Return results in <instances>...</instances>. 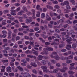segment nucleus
<instances>
[{"label": "nucleus", "instance_id": "obj_20", "mask_svg": "<svg viewBox=\"0 0 77 77\" xmlns=\"http://www.w3.org/2000/svg\"><path fill=\"white\" fill-rule=\"evenodd\" d=\"M44 57L41 55H39L38 57V59L40 60H41L42 58H43Z\"/></svg>", "mask_w": 77, "mask_h": 77}, {"label": "nucleus", "instance_id": "obj_58", "mask_svg": "<svg viewBox=\"0 0 77 77\" xmlns=\"http://www.w3.org/2000/svg\"><path fill=\"white\" fill-rule=\"evenodd\" d=\"M19 47L20 48H23L24 47V46L22 45H19Z\"/></svg>", "mask_w": 77, "mask_h": 77}, {"label": "nucleus", "instance_id": "obj_11", "mask_svg": "<svg viewBox=\"0 0 77 77\" xmlns=\"http://www.w3.org/2000/svg\"><path fill=\"white\" fill-rule=\"evenodd\" d=\"M32 50L33 51H34L33 53L34 54H35V55H36V56H38V54H39L38 53L37 51H35L33 49H32Z\"/></svg>", "mask_w": 77, "mask_h": 77}, {"label": "nucleus", "instance_id": "obj_24", "mask_svg": "<svg viewBox=\"0 0 77 77\" xmlns=\"http://www.w3.org/2000/svg\"><path fill=\"white\" fill-rule=\"evenodd\" d=\"M47 8L49 9H53V7L49 6V5H48L47 6Z\"/></svg>", "mask_w": 77, "mask_h": 77}, {"label": "nucleus", "instance_id": "obj_63", "mask_svg": "<svg viewBox=\"0 0 77 77\" xmlns=\"http://www.w3.org/2000/svg\"><path fill=\"white\" fill-rule=\"evenodd\" d=\"M9 53H14V50L11 49L10 51H9Z\"/></svg>", "mask_w": 77, "mask_h": 77}, {"label": "nucleus", "instance_id": "obj_46", "mask_svg": "<svg viewBox=\"0 0 77 77\" xmlns=\"http://www.w3.org/2000/svg\"><path fill=\"white\" fill-rule=\"evenodd\" d=\"M19 76V74H18V73H16L14 75V76L15 77H18Z\"/></svg>", "mask_w": 77, "mask_h": 77}, {"label": "nucleus", "instance_id": "obj_28", "mask_svg": "<svg viewBox=\"0 0 77 77\" xmlns=\"http://www.w3.org/2000/svg\"><path fill=\"white\" fill-rule=\"evenodd\" d=\"M9 75L10 77H13L14 75V73H11L9 74Z\"/></svg>", "mask_w": 77, "mask_h": 77}, {"label": "nucleus", "instance_id": "obj_32", "mask_svg": "<svg viewBox=\"0 0 77 77\" xmlns=\"http://www.w3.org/2000/svg\"><path fill=\"white\" fill-rule=\"evenodd\" d=\"M70 2H71L72 3V4L73 5H75V1H74V0H70Z\"/></svg>", "mask_w": 77, "mask_h": 77}, {"label": "nucleus", "instance_id": "obj_10", "mask_svg": "<svg viewBox=\"0 0 77 77\" xmlns=\"http://www.w3.org/2000/svg\"><path fill=\"white\" fill-rule=\"evenodd\" d=\"M50 15L51 17H53V15H55V16H57V14L55 13H53L51 12L50 13Z\"/></svg>", "mask_w": 77, "mask_h": 77}, {"label": "nucleus", "instance_id": "obj_9", "mask_svg": "<svg viewBox=\"0 0 77 77\" xmlns=\"http://www.w3.org/2000/svg\"><path fill=\"white\" fill-rule=\"evenodd\" d=\"M26 23H29L32 22V18L30 17L29 19L26 20Z\"/></svg>", "mask_w": 77, "mask_h": 77}, {"label": "nucleus", "instance_id": "obj_43", "mask_svg": "<svg viewBox=\"0 0 77 77\" xmlns=\"http://www.w3.org/2000/svg\"><path fill=\"white\" fill-rule=\"evenodd\" d=\"M41 68H42V69H47V67L44 66H41Z\"/></svg>", "mask_w": 77, "mask_h": 77}, {"label": "nucleus", "instance_id": "obj_52", "mask_svg": "<svg viewBox=\"0 0 77 77\" xmlns=\"http://www.w3.org/2000/svg\"><path fill=\"white\" fill-rule=\"evenodd\" d=\"M22 43H23V42H22V41H18V44H19V45L21 44Z\"/></svg>", "mask_w": 77, "mask_h": 77}, {"label": "nucleus", "instance_id": "obj_25", "mask_svg": "<svg viewBox=\"0 0 77 77\" xmlns=\"http://www.w3.org/2000/svg\"><path fill=\"white\" fill-rule=\"evenodd\" d=\"M64 2V5H68L69 4V3L68 1H65Z\"/></svg>", "mask_w": 77, "mask_h": 77}, {"label": "nucleus", "instance_id": "obj_64", "mask_svg": "<svg viewBox=\"0 0 77 77\" xmlns=\"http://www.w3.org/2000/svg\"><path fill=\"white\" fill-rule=\"evenodd\" d=\"M73 24H76L77 23V20H75L73 22Z\"/></svg>", "mask_w": 77, "mask_h": 77}, {"label": "nucleus", "instance_id": "obj_1", "mask_svg": "<svg viewBox=\"0 0 77 77\" xmlns=\"http://www.w3.org/2000/svg\"><path fill=\"white\" fill-rule=\"evenodd\" d=\"M20 7H18L16 9V10H11V15H16L17 13L15 12H16V11L17 12H18V11H19L20 10Z\"/></svg>", "mask_w": 77, "mask_h": 77}, {"label": "nucleus", "instance_id": "obj_14", "mask_svg": "<svg viewBox=\"0 0 77 77\" xmlns=\"http://www.w3.org/2000/svg\"><path fill=\"white\" fill-rule=\"evenodd\" d=\"M66 48L68 50H69L70 48H71V45H67V47H66Z\"/></svg>", "mask_w": 77, "mask_h": 77}, {"label": "nucleus", "instance_id": "obj_45", "mask_svg": "<svg viewBox=\"0 0 77 77\" xmlns=\"http://www.w3.org/2000/svg\"><path fill=\"white\" fill-rule=\"evenodd\" d=\"M69 12V11L68 10L65 9L64 10V13L65 14H67Z\"/></svg>", "mask_w": 77, "mask_h": 77}, {"label": "nucleus", "instance_id": "obj_22", "mask_svg": "<svg viewBox=\"0 0 77 77\" xmlns=\"http://www.w3.org/2000/svg\"><path fill=\"white\" fill-rule=\"evenodd\" d=\"M17 68H18V69H19L20 71H23V69L20 66H18L17 67Z\"/></svg>", "mask_w": 77, "mask_h": 77}, {"label": "nucleus", "instance_id": "obj_54", "mask_svg": "<svg viewBox=\"0 0 77 77\" xmlns=\"http://www.w3.org/2000/svg\"><path fill=\"white\" fill-rule=\"evenodd\" d=\"M18 35H20V36H23L24 35V34L22 33L19 32L18 33Z\"/></svg>", "mask_w": 77, "mask_h": 77}, {"label": "nucleus", "instance_id": "obj_6", "mask_svg": "<svg viewBox=\"0 0 77 77\" xmlns=\"http://www.w3.org/2000/svg\"><path fill=\"white\" fill-rule=\"evenodd\" d=\"M31 11L33 13L32 14V15H33V19H35L36 18V17H35V13H35V10L32 9L31 10Z\"/></svg>", "mask_w": 77, "mask_h": 77}, {"label": "nucleus", "instance_id": "obj_2", "mask_svg": "<svg viewBox=\"0 0 77 77\" xmlns=\"http://www.w3.org/2000/svg\"><path fill=\"white\" fill-rule=\"evenodd\" d=\"M23 76L24 77H31V75L30 74L28 73H24L23 72L21 73Z\"/></svg>", "mask_w": 77, "mask_h": 77}, {"label": "nucleus", "instance_id": "obj_40", "mask_svg": "<svg viewBox=\"0 0 77 77\" xmlns=\"http://www.w3.org/2000/svg\"><path fill=\"white\" fill-rule=\"evenodd\" d=\"M2 62L3 63H5V62H8V60H3Z\"/></svg>", "mask_w": 77, "mask_h": 77}, {"label": "nucleus", "instance_id": "obj_59", "mask_svg": "<svg viewBox=\"0 0 77 77\" xmlns=\"http://www.w3.org/2000/svg\"><path fill=\"white\" fill-rule=\"evenodd\" d=\"M15 6H20V4L18 3H16L14 4Z\"/></svg>", "mask_w": 77, "mask_h": 77}, {"label": "nucleus", "instance_id": "obj_13", "mask_svg": "<svg viewBox=\"0 0 77 77\" xmlns=\"http://www.w3.org/2000/svg\"><path fill=\"white\" fill-rule=\"evenodd\" d=\"M43 72H46V73H47V72H50V73H53V72L52 71H50L48 70H43Z\"/></svg>", "mask_w": 77, "mask_h": 77}, {"label": "nucleus", "instance_id": "obj_42", "mask_svg": "<svg viewBox=\"0 0 77 77\" xmlns=\"http://www.w3.org/2000/svg\"><path fill=\"white\" fill-rule=\"evenodd\" d=\"M17 47H18V45H17V44H15L13 47L14 48H17Z\"/></svg>", "mask_w": 77, "mask_h": 77}, {"label": "nucleus", "instance_id": "obj_56", "mask_svg": "<svg viewBox=\"0 0 77 77\" xmlns=\"http://www.w3.org/2000/svg\"><path fill=\"white\" fill-rule=\"evenodd\" d=\"M26 2V0H22L21 1V3H25Z\"/></svg>", "mask_w": 77, "mask_h": 77}, {"label": "nucleus", "instance_id": "obj_33", "mask_svg": "<svg viewBox=\"0 0 77 77\" xmlns=\"http://www.w3.org/2000/svg\"><path fill=\"white\" fill-rule=\"evenodd\" d=\"M54 7L55 8V9H59L60 8L59 6V5H55Z\"/></svg>", "mask_w": 77, "mask_h": 77}, {"label": "nucleus", "instance_id": "obj_53", "mask_svg": "<svg viewBox=\"0 0 77 77\" xmlns=\"http://www.w3.org/2000/svg\"><path fill=\"white\" fill-rule=\"evenodd\" d=\"M22 62H23L24 63H27V62L25 60L23 59L21 60Z\"/></svg>", "mask_w": 77, "mask_h": 77}, {"label": "nucleus", "instance_id": "obj_50", "mask_svg": "<svg viewBox=\"0 0 77 77\" xmlns=\"http://www.w3.org/2000/svg\"><path fill=\"white\" fill-rule=\"evenodd\" d=\"M20 39V37L19 36H17L16 38V41H17V40H19Z\"/></svg>", "mask_w": 77, "mask_h": 77}, {"label": "nucleus", "instance_id": "obj_7", "mask_svg": "<svg viewBox=\"0 0 77 77\" xmlns=\"http://www.w3.org/2000/svg\"><path fill=\"white\" fill-rule=\"evenodd\" d=\"M67 69L68 68H67V67H63V69H60V71L61 72H65V71L67 70Z\"/></svg>", "mask_w": 77, "mask_h": 77}, {"label": "nucleus", "instance_id": "obj_12", "mask_svg": "<svg viewBox=\"0 0 77 77\" xmlns=\"http://www.w3.org/2000/svg\"><path fill=\"white\" fill-rule=\"evenodd\" d=\"M67 35H74V32L73 30H71L69 33H68V32H67Z\"/></svg>", "mask_w": 77, "mask_h": 77}, {"label": "nucleus", "instance_id": "obj_55", "mask_svg": "<svg viewBox=\"0 0 77 77\" xmlns=\"http://www.w3.org/2000/svg\"><path fill=\"white\" fill-rule=\"evenodd\" d=\"M2 33L3 34H6L7 32L6 31H2Z\"/></svg>", "mask_w": 77, "mask_h": 77}, {"label": "nucleus", "instance_id": "obj_15", "mask_svg": "<svg viewBox=\"0 0 77 77\" xmlns=\"http://www.w3.org/2000/svg\"><path fill=\"white\" fill-rule=\"evenodd\" d=\"M46 20L47 21H50L51 20V18L49 16L48 14L46 15Z\"/></svg>", "mask_w": 77, "mask_h": 77}, {"label": "nucleus", "instance_id": "obj_41", "mask_svg": "<svg viewBox=\"0 0 77 77\" xmlns=\"http://www.w3.org/2000/svg\"><path fill=\"white\" fill-rule=\"evenodd\" d=\"M39 30V28H34V30H35V31H38V30Z\"/></svg>", "mask_w": 77, "mask_h": 77}, {"label": "nucleus", "instance_id": "obj_16", "mask_svg": "<svg viewBox=\"0 0 77 77\" xmlns=\"http://www.w3.org/2000/svg\"><path fill=\"white\" fill-rule=\"evenodd\" d=\"M10 65L11 66L13 70H14L15 68V66H14V63L11 62Z\"/></svg>", "mask_w": 77, "mask_h": 77}, {"label": "nucleus", "instance_id": "obj_29", "mask_svg": "<svg viewBox=\"0 0 77 77\" xmlns=\"http://www.w3.org/2000/svg\"><path fill=\"white\" fill-rule=\"evenodd\" d=\"M18 30H19V32H22V31L24 30V29L20 28L18 29Z\"/></svg>", "mask_w": 77, "mask_h": 77}, {"label": "nucleus", "instance_id": "obj_60", "mask_svg": "<svg viewBox=\"0 0 77 77\" xmlns=\"http://www.w3.org/2000/svg\"><path fill=\"white\" fill-rule=\"evenodd\" d=\"M53 3L54 4H57V3H58V2H57V1H54L53 2Z\"/></svg>", "mask_w": 77, "mask_h": 77}, {"label": "nucleus", "instance_id": "obj_27", "mask_svg": "<svg viewBox=\"0 0 77 77\" xmlns=\"http://www.w3.org/2000/svg\"><path fill=\"white\" fill-rule=\"evenodd\" d=\"M23 9L25 11V12H27V8L25 7H22Z\"/></svg>", "mask_w": 77, "mask_h": 77}, {"label": "nucleus", "instance_id": "obj_44", "mask_svg": "<svg viewBox=\"0 0 77 77\" xmlns=\"http://www.w3.org/2000/svg\"><path fill=\"white\" fill-rule=\"evenodd\" d=\"M66 9H71V7L70 6L67 5L66 6Z\"/></svg>", "mask_w": 77, "mask_h": 77}, {"label": "nucleus", "instance_id": "obj_21", "mask_svg": "<svg viewBox=\"0 0 77 77\" xmlns=\"http://www.w3.org/2000/svg\"><path fill=\"white\" fill-rule=\"evenodd\" d=\"M23 12L24 11H22L18 13V15H21L23 14Z\"/></svg>", "mask_w": 77, "mask_h": 77}, {"label": "nucleus", "instance_id": "obj_19", "mask_svg": "<svg viewBox=\"0 0 77 77\" xmlns=\"http://www.w3.org/2000/svg\"><path fill=\"white\" fill-rule=\"evenodd\" d=\"M36 17H40V12L39 11L37 12V14H36Z\"/></svg>", "mask_w": 77, "mask_h": 77}, {"label": "nucleus", "instance_id": "obj_48", "mask_svg": "<svg viewBox=\"0 0 77 77\" xmlns=\"http://www.w3.org/2000/svg\"><path fill=\"white\" fill-rule=\"evenodd\" d=\"M67 23H68V24H72V22H71V21H70V20H68L67 21Z\"/></svg>", "mask_w": 77, "mask_h": 77}, {"label": "nucleus", "instance_id": "obj_57", "mask_svg": "<svg viewBox=\"0 0 77 77\" xmlns=\"http://www.w3.org/2000/svg\"><path fill=\"white\" fill-rule=\"evenodd\" d=\"M64 46H65V45L63 44H62V45H59V47L60 48H61V47H64Z\"/></svg>", "mask_w": 77, "mask_h": 77}, {"label": "nucleus", "instance_id": "obj_18", "mask_svg": "<svg viewBox=\"0 0 77 77\" xmlns=\"http://www.w3.org/2000/svg\"><path fill=\"white\" fill-rule=\"evenodd\" d=\"M31 65L34 67H36L37 66V65L35 63H31Z\"/></svg>", "mask_w": 77, "mask_h": 77}, {"label": "nucleus", "instance_id": "obj_38", "mask_svg": "<svg viewBox=\"0 0 77 77\" xmlns=\"http://www.w3.org/2000/svg\"><path fill=\"white\" fill-rule=\"evenodd\" d=\"M76 45H77V44H73L72 45L73 48H75L76 47Z\"/></svg>", "mask_w": 77, "mask_h": 77}, {"label": "nucleus", "instance_id": "obj_62", "mask_svg": "<svg viewBox=\"0 0 77 77\" xmlns=\"http://www.w3.org/2000/svg\"><path fill=\"white\" fill-rule=\"evenodd\" d=\"M66 51V49H63L61 50L62 52H65V51Z\"/></svg>", "mask_w": 77, "mask_h": 77}, {"label": "nucleus", "instance_id": "obj_17", "mask_svg": "<svg viewBox=\"0 0 77 77\" xmlns=\"http://www.w3.org/2000/svg\"><path fill=\"white\" fill-rule=\"evenodd\" d=\"M73 59V57L72 56H70L69 57H66L65 58L66 59Z\"/></svg>", "mask_w": 77, "mask_h": 77}, {"label": "nucleus", "instance_id": "obj_39", "mask_svg": "<svg viewBox=\"0 0 77 77\" xmlns=\"http://www.w3.org/2000/svg\"><path fill=\"white\" fill-rule=\"evenodd\" d=\"M31 53V52L29 50H27L25 52V53H26L27 54H29V53Z\"/></svg>", "mask_w": 77, "mask_h": 77}, {"label": "nucleus", "instance_id": "obj_26", "mask_svg": "<svg viewBox=\"0 0 77 77\" xmlns=\"http://www.w3.org/2000/svg\"><path fill=\"white\" fill-rule=\"evenodd\" d=\"M45 17V14L44 13H42L41 14V17L42 18H44Z\"/></svg>", "mask_w": 77, "mask_h": 77}, {"label": "nucleus", "instance_id": "obj_36", "mask_svg": "<svg viewBox=\"0 0 77 77\" xmlns=\"http://www.w3.org/2000/svg\"><path fill=\"white\" fill-rule=\"evenodd\" d=\"M34 44H35V43H34V42H33L30 41L29 42V44L31 45H34Z\"/></svg>", "mask_w": 77, "mask_h": 77}, {"label": "nucleus", "instance_id": "obj_34", "mask_svg": "<svg viewBox=\"0 0 77 77\" xmlns=\"http://www.w3.org/2000/svg\"><path fill=\"white\" fill-rule=\"evenodd\" d=\"M68 73L69 74H74V72H73L72 71H69L68 72Z\"/></svg>", "mask_w": 77, "mask_h": 77}, {"label": "nucleus", "instance_id": "obj_35", "mask_svg": "<svg viewBox=\"0 0 77 77\" xmlns=\"http://www.w3.org/2000/svg\"><path fill=\"white\" fill-rule=\"evenodd\" d=\"M41 63H42L43 65H45V64H46V62L44 60L42 61Z\"/></svg>", "mask_w": 77, "mask_h": 77}, {"label": "nucleus", "instance_id": "obj_51", "mask_svg": "<svg viewBox=\"0 0 77 77\" xmlns=\"http://www.w3.org/2000/svg\"><path fill=\"white\" fill-rule=\"evenodd\" d=\"M36 8H37V9H38V10H39V9H40V6L39 5H38L37 6Z\"/></svg>", "mask_w": 77, "mask_h": 77}, {"label": "nucleus", "instance_id": "obj_8", "mask_svg": "<svg viewBox=\"0 0 77 77\" xmlns=\"http://www.w3.org/2000/svg\"><path fill=\"white\" fill-rule=\"evenodd\" d=\"M51 57H52V58H54V59H55L56 60H59V59H60V58L58 56H56L55 57H54L53 56L51 55Z\"/></svg>", "mask_w": 77, "mask_h": 77}, {"label": "nucleus", "instance_id": "obj_23", "mask_svg": "<svg viewBox=\"0 0 77 77\" xmlns=\"http://www.w3.org/2000/svg\"><path fill=\"white\" fill-rule=\"evenodd\" d=\"M27 56L28 57H30V58H33V57H34L35 59L36 58L35 56L34 57L33 56L31 55H28Z\"/></svg>", "mask_w": 77, "mask_h": 77}, {"label": "nucleus", "instance_id": "obj_31", "mask_svg": "<svg viewBox=\"0 0 77 77\" xmlns=\"http://www.w3.org/2000/svg\"><path fill=\"white\" fill-rule=\"evenodd\" d=\"M2 36L3 38H6V35L5 34H4V35H3V36H2V35H0V37L1 38H2Z\"/></svg>", "mask_w": 77, "mask_h": 77}, {"label": "nucleus", "instance_id": "obj_30", "mask_svg": "<svg viewBox=\"0 0 77 77\" xmlns=\"http://www.w3.org/2000/svg\"><path fill=\"white\" fill-rule=\"evenodd\" d=\"M8 12H9V10H5L3 11L4 14H6V13H8Z\"/></svg>", "mask_w": 77, "mask_h": 77}, {"label": "nucleus", "instance_id": "obj_49", "mask_svg": "<svg viewBox=\"0 0 77 77\" xmlns=\"http://www.w3.org/2000/svg\"><path fill=\"white\" fill-rule=\"evenodd\" d=\"M32 72L33 73H34V74H37V72H36V70L35 69L33 70Z\"/></svg>", "mask_w": 77, "mask_h": 77}, {"label": "nucleus", "instance_id": "obj_37", "mask_svg": "<svg viewBox=\"0 0 77 77\" xmlns=\"http://www.w3.org/2000/svg\"><path fill=\"white\" fill-rule=\"evenodd\" d=\"M53 73H57V70L54 69L53 70Z\"/></svg>", "mask_w": 77, "mask_h": 77}, {"label": "nucleus", "instance_id": "obj_5", "mask_svg": "<svg viewBox=\"0 0 77 77\" xmlns=\"http://www.w3.org/2000/svg\"><path fill=\"white\" fill-rule=\"evenodd\" d=\"M7 71L8 72H12V69H11V67L9 66L7 67Z\"/></svg>", "mask_w": 77, "mask_h": 77}, {"label": "nucleus", "instance_id": "obj_61", "mask_svg": "<svg viewBox=\"0 0 77 77\" xmlns=\"http://www.w3.org/2000/svg\"><path fill=\"white\" fill-rule=\"evenodd\" d=\"M25 39H29V37L25 36Z\"/></svg>", "mask_w": 77, "mask_h": 77}, {"label": "nucleus", "instance_id": "obj_3", "mask_svg": "<svg viewBox=\"0 0 77 77\" xmlns=\"http://www.w3.org/2000/svg\"><path fill=\"white\" fill-rule=\"evenodd\" d=\"M66 39H67V42H68V44H71L72 42H70V41H72V39H71V37H69V36L68 35H66Z\"/></svg>", "mask_w": 77, "mask_h": 77}, {"label": "nucleus", "instance_id": "obj_47", "mask_svg": "<svg viewBox=\"0 0 77 77\" xmlns=\"http://www.w3.org/2000/svg\"><path fill=\"white\" fill-rule=\"evenodd\" d=\"M72 61L70 60H68L66 61V63H71V62H72Z\"/></svg>", "mask_w": 77, "mask_h": 77}, {"label": "nucleus", "instance_id": "obj_4", "mask_svg": "<svg viewBox=\"0 0 77 77\" xmlns=\"http://www.w3.org/2000/svg\"><path fill=\"white\" fill-rule=\"evenodd\" d=\"M43 50L45 51H46L47 50L48 51H53V48L50 47H47L46 49H43Z\"/></svg>", "mask_w": 77, "mask_h": 77}]
</instances>
